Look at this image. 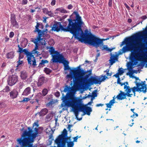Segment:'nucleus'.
I'll return each mask as SVG.
<instances>
[{"label": "nucleus", "instance_id": "nucleus-19", "mask_svg": "<svg viewBox=\"0 0 147 147\" xmlns=\"http://www.w3.org/2000/svg\"><path fill=\"white\" fill-rule=\"evenodd\" d=\"M31 88L30 87L26 88L24 90L22 93V95L27 96L31 93Z\"/></svg>", "mask_w": 147, "mask_h": 147}, {"label": "nucleus", "instance_id": "nucleus-44", "mask_svg": "<svg viewBox=\"0 0 147 147\" xmlns=\"http://www.w3.org/2000/svg\"><path fill=\"white\" fill-rule=\"evenodd\" d=\"M17 63H18L17 66H18L19 65L23 63V61H20V59H19V60L17 61Z\"/></svg>", "mask_w": 147, "mask_h": 147}, {"label": "nucleus", "instance_id": "nucleus-30", "mask_svg": "<svg viewBox=\"0 0 147 147\" xmlns=\"http://www.w3.org/2000/svg\"><path fill=\"white\" fill-rule=\"evenodd\" d=\"M56 11H59L61 13H67L66 10L63 8H57L56 9Z\"/></svg>", "mask_w": 147, "mask_h": 147}, {"label": "nucleus", "instance_id": "nucleus-62", "mask_svg": "<svg viewBox=\"0 0 147 147\" xmlns=\"http://www.w3.org/2000/svg\"><path fill=\"white\" fill-rule=\"evenodd\" d=\"M23 56H22L21 57L20 55V54L19 55V59H22L23 58Z\"/></svg>", "mask_w": 147, "mask_h": 147}, {"label": "nucleus", "instance_id": "nucleus-59", "mask_svg": "<svg viewBox=\"0 0 147 147\" xmlns=\"http://www.w3.org/2000/svg\"><path fill=\"white\" fill-rule=\"evenodd\" d=\"M111 74H112L111 73H109V72H107L106 73V75H107V76H111Z\"/></svg>", "mask_w": 147, "mask_h": 147}, {"label": "nucleus", "instance_id": "nucleus-48", "mask_svg": "<svg viewBox=\"0 0 147 147\" xmlns=\"http://www.w3.org/2000/svg\"><path fill=\"white\" fill-rule=\"evenodd\" d=\"M28 3L27 0H23L22 1V4L23 5H25L27 4Z\"/></svg>", "mask_w": 147, "mask_h": 147}, {"label": "nucleus", "instance_id": "nucleus-34", "mask_svg": "<svg viewBox=\"0 0 147 147\" xmlns=\"http://www.w3.org/2000/svg\"><path fill=\"white\" fill-rule=\"evenodd\" d=\"M44 72L47 74H49L51 72V71L49 68L45 67L44 68Z\"/></svg>", "mask_w": 147, "mask_h": 147}, {"label": "nucleus", "instance_id": "nucleus-15", "mask_svg": "<svg viewBox=\"0 0 147 147\" xmlns=\"http://www.w3.org/2000/svg\"><path fill=\"white\" fill-rule=\"evenodd\" d=\"M47 79L42 76L40 77L38 80L37 84L38 87H40L47 81Z\"/></svg>", "mask_w": 147, "mask_h": 147}, {"label": "nucleus", "instance_id": "nucleus-35", "mask_svg": "<svg viewBox=\"0 0 147 147\" xmlns=\"http://www.w3.org/2000/svg\"><path fill=\"white\" fill-rule=\"evenodd\" d=\"M118 74H119L120 75H122L124 72V69H123L122 68H119L118 70Z\"/></svg>", "mask_w": 147, "mask_h": 147}, {"label": "nucleus", "instance_id": "nucleus-1", "mask_svg": "<svg viewBox=\"0 0 147 147\" xmlns=\"http://www.w3.org/2000/svg\"><path fill=\"white\" fill-rule=\"evenodd\" d=\"M74 13L76 16L75 19L72 20L69 18L68 19L69 24L66 28H64L60 22H55L51 30L57 32L61 31L69 32L73 34L75 38L82 42H84V38L86 34V32H85L84 33L82 29V26L84 23L78 13L76 11L74 12Z\"/></svg>", "mask_w": 147, "mask_h": 147}, {"label": "nucleus", "instance_id": "nucleus-22", "mask_svg": "<svg viewBox=\"0 0 147 147\" xmlns=\"http://www.w3.org/2000/svg\"><path fill=\"white\" fill-rule=\"evenodd\" d=\"M18 95V92L15 90H13L10 93V96L13 98H16Z\"/></svg>", "mask_w": 147, "mask_h": 147}, {"label": "nucleus", "instance_id": "nucleus-61", "mask_svg": "<svg viewBox=\"0 0 147 147\" xmlns=\"http://www.w3.org/2000/svg\"><path fill=\"white\" fill-rule=\"evenodd\" d=\"M127 21H128V22L130 23H131V22L132 20L131 19H128Z\"/></svg>", "mask_w": 147, "mask_h": 147}, {"label": "nucleus", "instance_id": "nucleus-58", "mask_svg": "<svg viewBox=\"0 0 147 147\" xmlns=\"http://www.w3.org/2000/svg\"><path fill=\"white\" fill-rule=\"evenodd\" d=\"M115 98L114 97H113V99L112 100H111L110 101H111L113 102V104H114L115 102Z\"/></svg>", "mask_w": 147, "mask_h": 147}, {"label": "nucleus", "instance_id": "nucleus-49", "mask_svg": "<svg viewBox=\"0 0 147 147\" xmlns=\"http://www.w3.org/2000/svg\"><path fill=\"white\" fill-rule=\"evenodd\" d=\"M78 138V136H77L75 137H74L73 138L74 140L72 142H77V140Z\"/></svg>", "mask_w": 147, "mask_h": 147}, {"label": "nucleus", "instance_id": "nucleus-25", "mask_svg": "<svg viewBox=\"0 0 147 147\" xmlns=\"http://www.w3.org/2000/svg\"><path fill=\"white\" fill-rule=\"evenodd\" d=\"M49 61L47 60H42L39 63L38 67H43L45 66V63H47Z\"/></svg>", "mask_w": 147, "mask_h": 147}, {"label": "nucleus", "instance_id": "nucleus-14", "mask_svg": "<svg viewBox=\"0 0 147 147\" xmlns=\"http://www.w3.org/2000/svg\"><path fill=\"white\" fill-rule=\"evenodd\" d=\"M18 80V77L16 76H9L7 79L8 84L12 86L17 82Z\"/></svg>", "mask_w": 147, "mask_h": 147}, {"label": "nucleus", "instance_id": "nucleus-36", "mask_svg": "<svg viewBox=\"0 0 147 147\" xmlns=\"http://www.w3.org/2000/svg\"><path fill=\"white\" fill-rule=\"evenodd\" d=\"M113 104L111 101H110L109 103L106 104V105L108 108H111V106L113 105Z\"/></svg>", "mask_w": 147, "mask_h": 147}, {"label": "nucleus", "instance_id": "nucleus-43", "mask_svg": "<svg viewBox=\"0 0 147 147\" xmlns=\"http://www.w3.org/2000/svg\"><path fill=\"white\" fill-rule=\"evenodd\" d=\"M4 91L5 92H8L10 90L9 87V86H7L5 87V88L4 89Z\"/></svg>", "mask_w": 147, "mask_h": 147}, {"label": "nucleus", "instance_id": "nucleus-64", "mask_svg": "<svg viewBox=\"0 0 147 147\" xmlns=\"http://www.w3.org/2000/svg\"><path fill=\"white\" fill-rule=\"evenodd\" d=\"M47 18H46V17L43 20V22H46V19Z\"/></svg>", "mask_w": 147, "mask_h": 147}, {"label": "nucleus", "instance_id": "nucleus-45", "mask_svg": "<svg viewBox=\"0 0 147 147\" xmlns=\"http://www.w3.org/2000/svg\"><path fill=\"white\" fill-rule=\"evenodd\" d=\"M113 0H109L108 5L109 7H112Z\"/></svg>", "mask_w": 147, "mask_h": 147}, {"label": "nucleus", "instance_id": "nucleus-23", "mask_svg": "<svg viewBox=\"0 0 147 147\" xmlns=\"http://www.w3.org/2000/svg\"><path fill=\"white\" fill-rule=\"evenodd\" d=\"M55 142L57 145V147H66V142L55 141Z\"/></svg>", "mask_w": 147, "mask_h": 147}, {"label": "nucleus", "instance_id": "nucleus-13", "mask_svg": "<svg viewBox=\"0 0 147 147\" xmlns=\"http://www.w3.org/2000/svg\"><path fill=\"white\" fill-rule=\"evenodd\" d=\"M58 60V62L63 64L64 70H69L70 69V68L69 66V62L65 59L63 55H60V58Z\"/></svg>", "mask_w": 147, "mask_h": 147}, {"label": "nucleus", "instance_id": "nucleus-47", "mask_svg": "<svg viewBox=\"0 0 147 147\" xmlns=\"http://www.w3.org/2000/svg\"><path fill=\"white\" fill-rule=\"evenodd\" d=\"M56 3V1L55 0H52V1L51 3V5L52 6L54 5Z\"/></svg>", "mask_w": 147, "mask_h": 147}, {"label": "nucleus", "instance_id": "nucleus-8", "mask_svg": "<svg viewBox=\"0 0 147 147\" xmlns=\"http://www.w3.org/2000/svg\"><path fill=\"white\" fill-rule=\"evenodd\" d=\"M18 52L20 53H24L26 55L28 64L31 67H36L37 65L36 62L35 57L33 55H32V53L29 51L27 49H23L20 47L19 45H18Z\"/></svg>", "mask_w": 147, "mask_h": 147}, {"label": "nucleus", "instance_id": "nucleus-63", "mask_svg": "<svg viewBox=\"0 0 147 147\" xmlns=\"http://www.w3.org/2000/svg\"><path fill=\"white\" fill-rule=\"evenodd\" d=\"M35 11V10L34 9H31L30 10V12L31 13H33Z\"/></svg>", "mask_w": 147, "mask_h": 147}, {"label": "nucleus", "instance_id": "nucleus-17", "mask_svg": "<svg viewBox=\"0 0 147 147\" xmlns=\"http://www.w3.org/2000/svg\"><path fill=\"white\" fill-rule=\"evenodd\" d=\"M11 23L13 26L18 27V25L16 20L15 16H12L11 18Z\"/></svg>", "mask_w": 147, "mask_h": 147}, {"label": "nucleus", "instance_id": "nucleus-5", "mask_svg": "<svg viewBox=\"0 0 147 147\" xmlns=\"http://www.w3.org/2000/svg\"><path fill=\"white\" fill-rule=\"evenodd\" d=\"M85 32H86V34L84 38V41L85 42L96 48L99 47L102 51L106 50L111 52L115 49L114 48H109L107 45H103V40L97 37L90 33L88 32L87 30H85Z\"/></svg>", "mask_w": 147, "mask_h": 147}, {"label": "nucleus", "instance_id": "nucleus-16", "mask_svg": "<svg viewBox=\"0 0 147 147\" xmlns=\"http://www.w3.org/2000/svg\"><path fill=\"white\" fill-rule=\"evenodd\" d=\"M41 36L39 35V36H37L36 38L38 42V43L41 45L45 46L46 44V39L45 38H41Z\"/></svg>", "mask_w": 147, "mask_h": 147}, {"label": "nucleus", "instance_id": "nucleus-41", "mask_svg": "<svg viewBox=\"0 0 147 147\" xmlns=\"http://www.w3.org/2000/svg\"><path fill=\"white\" fill-rule=\"evenodd\" d=\"M42 12L46 14H47L48 11V9L47 8H45L42 9Z\"/></svg>", "mask_w": 147, "mask_h": 147}, {"label": "nucleus", "instance_id": "nucleus-60", "mask_svg": "<svg viewBox=\"0 0 147 147\" xmlns=\"http://www.w3.org/2000/svg\"><path fill=\"white\" fill-rule=\"evenodd\" d=\"M135 115L136 116V117H138V114H137V113H135V114H134L132 116H131V117H134V115Z\"/></svg>", "mask_w": 147, "mask_h": 147}, {"label": "nucleus", "instance_id": "nucleus-3", "mask_svg": "<svg viewBox=\"0 0 147 147\" xmlns=\"http://www.w3.org/2000/svg\"><path fill=\"white\" fill-rule=\"evenodd\" d=\"M127 85L128 84V82H124L122 83L120 82L121 84H119L121 86L124 85V89H125V91L126 92L125 93L122 91H120V93L117 96L116 98L119 100H122L124 99H127L126 96L129 97H131L133 95L132 94H130L131 91H132L134 93V96H136V92H142L144 93H145L147 91V87L146 85L142 83H140L137 82L136 81L135 82L136 86H134L132 88H130V87L127 85H125V83Z\"/></svg>", "mask_w": 147, "mask_h": 147}, {"label": "nucleus", "instance_id": "nucleus-21", "mask_svg": "<svg viewBox=\"0 0 147 147\" xmlns=\"http://www.w3.org/2000/svg\"><path fill=\"white\" fill-rule=\"evenodd\" d=\"M48 110L46 108H44L42 109L40 112L38 113L40 116H43L45 115L48 113Z\"/></svg>", "mask_w": 147, "mask_h": 147}, {"label": "nucleus", "instance_id": "nucleus-28", "mask_svg": "<svg viewBox=\"0 0 147 147\" xmlns=\"http://www.w3.org/2000/svg\"><path fill=\"white\" fill-rule=\"evenodd\" d=\"M38 49V47H35L34 49L31 52H30L32 53V55H33V54H36L37 55H40V54H39V52L37 51V50Z\"/></svg>", "mask_w": 147, "mask_h": 147}, {"label": "nucleus", "instance_id": "nucleus-24", "mask_svg": "<svg viewBox=\"0 0 147 147\" xmlns=\"http://www.w3.org/2000/svg\"><path fill=\"white\" fill-rule=\"evenodd\" d=\"M14 52L13 51H11L8 53L6 55V58L7 59H12L14 56Z\"/></svg>", "mask_w": 147, "mask_h": 147}, {"label": "nucleus", "instance_id": "nucleus-4", "mask_svg": "<svg viewBox=\"0 0 147 147\" xmlns=\"http://www.w3.org/2000/svg\"><path fill=\"white\" fill-rule=\"evenodd\" d=\"M35 126H36V127L34 129V133L31 127H28V131H24L21 138L17 139V141L20 144H22L24 147H32V144L30 143L34 142V139L36 138L38 133V129L37 128L38 126V123L34 122L33 124V127Z\"/></svg>", "mask_w": 147, "mask_h": 147}, {"label": "nucleus", "instance_id": "nucleus-37", "mask_svg": "<svg viewBox=\"0 0 147 147\" xmlns=\"http://www.w3.org/2000/svg\"><path fill=\"white\" fill-rule=\"evenodd\" d=\"M6 106V104L4 102H0V108H5Z\"/></svg>", "mask_w": 147, "mask_h": 147}, {"label": "nucleus", "instance_id": "nucleus-29", "mask_svg": "<svg viewBox=\"0 0 147 147\" xmlns=\"http://www.w3.org/2000/svg\"><path fill=\"white\" fill-rule=\"evenodd\" d=\"M36 32L38 33V35L37 36H39V35H40V34L41 36H44V35L45 34V33L46 32V30H40V31H37Z\"/></svg>", "mask_w": 147, "mask_h": 147}, {"label": "nucleus", "instance_id": "nucleus-51", "mask_svg": "<svg viewBox=\"0 0 147 147\" xmlns=\"http://www.w3.org/2000/svg\"><path fill=\"white\" fill-rule=\"evenodd\" d=\"M120 75L119 74H118V73H117L116 74H115L113 76L115 77L116 78H117V79L118 78H119V75Z\"/></svg>", "mask_w": 147, "mask_h": 147}, {"label": "nucleus", "instance_id": "nucleus-40", "mask_svg": "<svg viewBox=\"0 0 147 147\" xmlns=\"http://www.w3.org/2000/svg\"><path fill=\"white\" fill-rule=\"evenodd\" d=\"M30 100V98H24L20 102H25L29 101Z\"/></svg>", "mask_w": 147, "mask_h": 147}, {"label": "nucleus", "instance_id": "nucleus-20", "mask_svg": "<svg viewBox=\"0 0 147 147\" xmlns=\"http://www.w3.org/2000/svg\"><path fill=\"white\" fill-rule=\"evenodd\" d=\"M118 58L117 56L113 55L111 57V59L109 60L110 64L111 65L115 62V60L117 61Z\"/></svg>", "mask_w": 147, "mask_h": 147}, {"label": "nucleus", "instance_id": "nucleus-54", "mask_svg": "<svg viewBox=\"0 0 147 147\" xmlns=\"http://www.w3.org/2000/svg\"><path fill=\"white\" fill-rule=\"evenodd\" d=\"M100 56V53H99L97 54L96 56V59H95L96 60H97L98 58V57H99Z\"/></svg>", "mask_w": 147, "mask_h": 147}, {"label": "nucleus", "instance_id": "nucleus-55", "mask_svg": "<svg viewBox=\"0 0 147 147\" xmlns=\"http://www.w3.org/2000/svg\"><path fill=\"white\" fill-rule=\"evenodd\" d=\"M92 96L94 97H96L97 96V94L96 92H93L92 93Z\"/></svg>", "mask_w": 147, "mask_h": 147}, {"label": "nucleus", "instance_id": "nucleus-56", "mask_svg": "<svg viewBox=\"0 0 147 147\" xmlns=\"http://www.w3.org/2000/svg\"><path fill=\"white\" fill-rule=\"evenodd\" d=\"M104 104H101V103L98 104L96 105V107H99L100 106H102L104 105Z\"/></svg>", "mask_w": 147, "mask_h": 147}, {"label": "nucleus", "instance_id": "nucleus-18", "mask_svg": "<svg viewBox=\"0 0 147 147\" xmlns=\"http://www.w3.org/2000/svg\"><path fill=\"white\" fill-rule=\"evenodd\" d=\"M39 28L40 29H43L44 28L43 25L40 22H37L36 25L35 26V29L34 30V32H36L37 31H40V30L39 29Z\"/></svg>", "mask_w": 147, "mask_h": 147}, {"label": "nucleus", "instance_id": "nucleus-53", "mask_svg": "<svg viewBox=\"0 0 147 147\" xmlns=\"http://www.w3.org/2000/svg\"><path fill=\"white\" fill-rule=\"evenodd\" d=\"M124 5L127 8V9L128 10H130V8L129 6L126 3H124Z\"/></svg>", "mask_w": 147, "mask_h": 147}, {"label": "nucleus", "instance_id": "nucleus-57", "mask_svg": "<svg viewBox=\"0 0 147 147\" xmlns=\"http://www.w3.org/2000/svg\"><path fill=\"white\" fill-rule=\"evenodd\" d=\"M120 78H118V79H117V83L118 84H120Z\"/></svg>", "mask_w": 147, "mask_h": 147}, {"label": "nucleus", "instance_id": "nucleus-32", "mask_svg": "<svg viewBox=\"0 0 147 147\" xmlns=\"http://www.w3.org/2000/svg\"><path fill=\"white\" fill-rule=\"evenodd\" d=\"M67 147H73L74 145V143L72 141H67Z\"/></svg>", "mask_w": 147, "mask_h": 147}, {"label": "nucleus", "instance_id": "nucleus-26", "mask_svg": "<svg viewBox=\"0 0 147 147\" xmlns=\"http://www.w3.org/2000/svg\"><path fill=\"white\" fill-rule=\"evenodd\" d=\"M31 41L33 42L35 45V47H38L40 43H38V42L36 38H31Z\"/></svg>", "mask_w": 147, "mask_h": 147}, {"label": "nucleus", "instance_id": "nucleus-7", "mask_svg": "<svg viewBox=\"0 0 147 147\" xmlns=\"http://www.w3.org/2000/svg\"><path fill=\"white\" fill-rule=\"evenodd\" d=\"M80 67V65L77 67V69L71 70V73H73L74 76V79L73 80L74 86L75 87H78L82 84L85 83L86 80V84L91 85L90 84H87L86 83V82H88L89 80L90 79L87 80L90 75V74L85 75L86 72L83 69H81Z\"/></svg>", "mask_w": 147, "mask_h": 147}, {"label": "nucleus", "instance_id": "nucleus-39", "mask_svg": "<svg viewBox=\"0 0 147 147\" xmlns=\"http://www.w3.org/2000/svg\"><path fill=\"white\" fill-rule=\"evenodd\" d=\"M24 86V84L23 82H20L19 83V88L20 89H22Z\"/></svg>", "mask_w": 147, "mask_h": 147}, {"label": "nucleus", "instance_id": "nucleus-12", "mask_svg": "<svg viewBox=\"0 0 147 147\" xmlns=\"http://www.w3.org/2000/svg\"><path fill=\"white\" fill-rule=\"evenodd\" d=\"M67 135V131L65 129H64L62 134L59 135L55 141L66 142L68 138Z\"/></svg>", "mask_w": 147, "mask_h": 147}, {"label": "nucleus", "instance_id": "nucleus-38", "mask_svg": "<svg viewBox=\"0 0 147 147\" xmlns=\"http://www.w3.org/2000/svg\"><path fill=\"white\" fill-rule=\"evenodd\" d=\"M48 90L47 89L45 88L42 91V93L43 96H45L48 93Z\"/></svg>", "mask_w": 147, "mask_h": 147}, {"label": "nucleus", "instance_id": "nucleus-33", "mask_svg": "<svg viewBox=\"0 0 147 147\" xmlns=\"http://www.w3.org/2000/svg\"><path fill=\"white\" fill-rule=\"evenodd\" d=\"M127 69L128 70H133L134 68L133 64L131 63H128L127 65Z\"/></svg>", "mask_w": 147, "mask_h": 147}, {"label": "nucleus", "instance_id": "nucleus-9", "mask_svg": "<svg viewBox=\"0 0 147 147\" xmlns=\"http://www.w3.org/2000/svg\"><path fill=\"white\" fill-rule=\"evenodd\" d=\"M139 44L140 45V51L142 52V53H135V52H131L130 59L131 60H134L135 59L138 61H142L146 62V59L145 57L146 54L143 52L142 50L144 49V44L142 42H140Z\"/></svg>", "mask_w": 147, "mask_h": 147}, {"label": "nucleus", "instance_id": "nucleus-42", "mask_svg": "<svg viewBox=\"0 0 147 147\" xmlns=\"http://www.w3.org/2000/svg\"><path fill=\"white\" fill-rule=\"evenodd\" d=\"M46 14L48 15L50 17H52L53 15V13L51 11H49Z\"/></svg>", "mask_w": 147, "mask_h": 147}, {"label": "nucleus", "instance_id": "nucleus-2", "mask_svg": "<svg viewBox=\"0 0 147 147\" xmlns=\"http://www.w3.org/2000/svg\"><path fill=\"white\" fill-rule=\"evenodd\" d=\"M70 89L69 86L67 85L65 86L63 91L67 92V93L65 96L63 94H62V100L64 103V105L63 104H62V106H65L68 107H71L74 113L76 118L77 120L80 121L82 119V117L78 118L79 111L83 113V115L86 114L89 115L92 111V109L90 107L84 105L82 103V99L71 95L69 92Z\"/></svg>", "mask_w": 147, "mask_h": 147}, {"label": "nucleus", "instance_id": "nucleus-10", "mask_svg": "<svg viewBox=\"0 0 147 147\" xmlns=\"http://www.w3.org/2000/svg\"><path fill=\"white\" fill-rule=\"evenodd\" d=\"M49 52L53 57L52 60L53 63L57 62L58 60L60 58V55H63L61 54H60L58 51H55V49L53 47H51L49 48Z\"/></svg>", "mask_w": 147, "mask_h": 147}, {"label": "nucleus", "instance_id": "nucleus-31", "mask_svg": "<svg viewBox=\"0 0 147 147\" xmlns=\"http://www.w3.org/2000/svg\"><path fill=\"white\" fill-rule=\"evenodd\" d=\"M129 70V72L127 73V75H129L130 76H131L134 73H136V71L135 70Z\"/></svg>", "mask_w": 147, "mask_h": 147}, {"label": "nucleus", "instance_id": "nucleus-27", "mask_svg": "<svg viewBox=\"0 0 147 147\" xmlns=\"http://www.w3.org/2000/svg\"><path fill=\"white\" fill-rule=\"evenodd\" d=\"M20 76L22 80H25L27 78V75L26 72L22 71L21 73Z\"/></svg>", "mask_w": 147, "mask_h": 147}, {"label": "nucleus", "instance_id": "nucleus-52", "mask_svg": "<svg viewBox=\"0 0 147 147\" xmlns=\"http://www.w3.org/2000/svg\"><path fill=\"white\" fill-rule=\"evenodd\" d=\"M73 7V6L71 4H70L68 6L67 8L68 9H72Z\"/></svg>", "mask_w": 147, "mask_h": 147}, {"label": "nucleus", "instance_id": "nucleus-6", "mask_svg": "<svg viewBox=\"0 0 147 147\" xmlns=\"http://www.w3.org/2000/svg\"><path fill=\"white\" fill-rule=\"evenodd\" d=\"M145 34L144 32H141L138 33L131 36L126 38L125 41H123L120 45L121 46L125 44L126 46H124L119 50V54H121L126 51L132 50L134 48V42L140 40V38L143 37Z\"/></svg>", "mask_w": 147, "mask_h": 147}, {"label": "nucleus", "instance_id": "nucleus-11", "mask_svg": "<svg viewBox=\"0 0 147 147\" xmlns=\"http://www.w3.org/2000/svg\"><path fill=\"white\" fill-rule=\"evenodd\" d=\"M102 77H103L102 79L100 80V78H97L96 77L92 76L90 79L89 80L88 82H87L86 83L91 85H93L94 84H100L102 81H104L106 78H108L105 75L102 76Z\"/></svg>", "mask_w": 147, "mask_h": 147}, {"label": "nucleus", "instance_id": "nucleus-50", "mask_svg": "<svg viewBox=\"0 0 147 147\" xmlns=\"http://www.w3.org/2000/svg\"><path fill=\"white\" fill-rule=\"evenodd\" d=\"M14 35V33L13 32H10L9 36L10 38H11L13 37Z\"/></svg>", "mask_w": 147, "mask_h": 147}, {"label": "nucleus", "instance_id": "nucleus-46", "mask_svg": "<svg viewBox=\"0 0 147 147\" xmlns=\"http://www.w3.org/2000/svg\"><path fill=\"white\" fill-rule=\"evenodd\" d=\"M55 95L57 97H58L60 95V92L58 91L57 92L55 93Z\"/></svg>", "mask_w": 147, "mask_h": 147}]
</instances>
